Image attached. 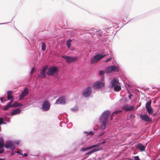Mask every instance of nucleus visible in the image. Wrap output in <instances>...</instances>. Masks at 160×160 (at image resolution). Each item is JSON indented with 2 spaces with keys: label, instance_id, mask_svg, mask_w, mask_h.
<instances>
[{
  "label": "nucleus",
  "instance_id": "nucleus-1",
  "mask_svg": "<svg viewBox=\"0 0 160 160\" xmlns=\"http://www.w3.org/2000/svg\"><path fill=\"white\" fill-rule=\"evenodd\" d=\"M110 114V112L109 110H106L103 112L99 118L101 123L100 129L105 130L106 128L108 119Z\"/></svg>",
  "mask_w": 160,
  "mask_h": 160
},
{
  "label": "nucleus",
  "instance_id": "nucleus-2",
  "mask_svg": "<svg viewBox=\"0 0 160 160\" xmlns=\"http://www.w3.org/2000/svg\"><path fill=\"white\" fill-rule=\"evenodd\" d=\"M109 87L111 88H113L116 92L119 91L121 89L120 84L119 81L116 79L114 78L110 82Z\"/></svg>",
  "mask_w": 160,
  "mask_h": 160
},
{
  "label": "nucleus",
  "instance_id": "nucleus-3",
  "mask_svg": "<svg viewBox=\"0 0 160 160\" xmlns=\"http://www.w3.org/2000/svg\"><path fill=\"white\" fill-rule=\"evenodd\" d=\"M107 56V54L103 53H98L94 55L91 60V63H96L103 58Z\"/></svg>",
  "mask_w": 160,
  "mask_h": 160
},
{
  "label": "nucleus",
  "instance_id": "nucleus-4",
  "mask_svg": "<svg viewBox=\"0 0 160 160\" xmlns=\"http://www.w3.org/2000/svg\"><path fill=\"white\" fill-rule=\"evenodd\" d=\"M48 69L46 72V74L48 76H53L59 72L58 68L56 66H52Z\"/></svg>",
  "mask_w": 160,
  "mask_h": 160
},
{
  "label": "nucleus",
  "instance_id": "nucleus-5",
  "mask_svg": "<svg viewBox=\"0 0 160 160\" xmlns=\"http://www.w3.org/2000/svg\"><path fill=\"white\" fill-rule=\"evenodd\" d=\"M4 147L7 149H9L12 151L14 150L16 148L14 143L10 140H7L5 142Z\"/></svg>",
  "mask_w": 160,
  "mask_h": 160
},
{
  "label": "nucleus",
  "instance_id": "nucleus-6",
  "mask_svg": "<svg viewBox=\"0 0 160 160\" xmlns=\"http://www.w3.org/2000/svg\"><path fill=\"white\" fill-rule=\"evenodd\" d=\"M92 92V88L90 87H88L83 90L82 94L83 97L87 98L90 96Z\"/></svg>",
  "mask_w": 160,
  "mask_h": 160
},
{
  "label": "nucleus",
  "instance_id": "nucleus-7",
  "mask_svg": "<svg viewBox=\"0 0 160 160\" xmlns=\"http://www.w3.org/2000/svg\"><path fill=\"white\" fill-rule=\"evenodd\" d=\"M61 57L65 59L68 63L75 62L78 59L77 57H72L66 55H62Z\"/></svg>",
  "mask_w": 160,
  "mask_h": 160
},
{
  "label": "nucleus",
  "instance_id": "nucleus-8",
  "mask_svg": "<svg viewBox=\"0 0 160 160\" xmlns=\"http://www.w3.org/2000/svg\"><path fill=\"white\" fill-rule=\"evenodd\" d=\"M50 103L48 101L45 100L42 105V109L43 111H47L50 108Z\"/></svg>",
  "mask_w": 160,
  "mask_h": 160
},
{
  "label": "nucleus",
  "instance_id": "nucleus-9",
  "mask_svg": "<svg viewBox=\"0 0 160 160\" xmlns=\"http://www.w3.org/2000/svg\"><path fill=\"white\" fill-rule=\"evenodd\" d=\"M48 68V65H46L42 67L41 71L40 72L39 77L41 78H44L46 77V71Z\"/></svg>",
  "mask_w": 160,
  "mask_h": 160
},
{
  "label": "nucleus",
  "instance_id": "nucleus-10",
  "mask_svg": "<svg viewBox=\"0 0 160 160\" xmlns=\"http://www.w3.org/2000/svg\"><path fill=\"white\" fill-rule=\"evenodd\" d=\"M29 93L28 89L27 87H25L22 93L19 96V99L22 101L24 97L28 95Z\"/></svg>",
  "mask_w": 160,
  "mask_h": 160
},
{
  "label": "nucleus",
  "instance_id": "nucleus-11",
  "mask_svg": "<svg viewBox=\"0 0 160 160\" xmlns=\"http://www.w3.org/2000/svg\"><path fill=\"white\" fill-rule=\"evenodd\" d=\"M140 117V119L144 122H149L152 121V118L147 114H141Z\"/></svg>",
  "mask_w": 160,
  "mask_h": 160
},
{
  "label": "nucleus",
  "instance_id": "nucleus-12",
  "mask_svg": "<svg viewBox=\"0 0 160 160\" xmlns=\"http://www.w3.org/2000/svg\"><path fill=\"white\" fill-rule=\"evenodd\" d=\"M104 86V84L100 81H97L94 82L92 85V87L94 89H97L100 88Z\"/></svg>",
  "mask_w": 160,
  "mask_h": 160
},
{
  "label": "nucleus",
  "instance_id": "nucleus-13",
  "mask_svg": "<svg viewBox=\"0 0 160 160\" xmlns=\"http://www.w3.org/2000/svg\"><path fill=\"white\" fill-rule=\"evenodd\" d=\"M99 146H100V144L99 143V142H98L97 144L93 145L90 147H87L85 148H82L81 149V151L82 152L87 151L90 150L93 148L98 147Z\"/></svg>",
  "mask_w": 160,
  "mask_h": 160
},
{
  "label": "nucleus",
  "instance_id": "nucleus-14",
  "mask_svg": "<svg viewBox=\"0 0 160 160\" xmlns=\"http://www.w3.org/2000/svg\"><path fill=\"white\" fill-rule=\"evenodd\" d=\"M65 103V98L63 97H60L56 100L55 104H63Z\"/></svg>",
  "mask_w": 160,
  "mask_h": 160
},
{
  "label": "nucleus",
  "instance_id": "nucleus-15",
  "mask_svg": "<svg viewBox=\"0 0 160 160\" xmlns=\"http://www.w3.org/2000/svg\"><path fill=\"white\" fill-rule=\"evenodd\" d=\"M103 149V148L101 147L98 148H94V149H92L91 151L88 152L86 153H85V155H90L92 153L95 152H97L98 151H100V150H102Z\"/></svg>",
  "mask_w": 160,
  "mask_h": 160
},
{
  "label": "nucleus",
  "instance_id": "nucleus-16",
  "mask_svg": "<svg viewBox=\"0 0 160 160\" xmlns=\"http://www.w3.org/2000/svg\"><path fill=\"white\" fill-rule=\"evenodd\" d=\"M122 109L126 111H132L134 109V107L133 106H130L128 104H126L122 107Z\"/></svg>",
  "mask_w": 160,
  "mask_h": 160
},
{
  "label": "nucleus",
  "instance_id": "nucleus-17",
  "mask_svg": "<svg viewBox=\"0 0 160 160\" xmlns=\"http://www.w3.org/2000/svg\"><path fill=\"white\" fill-rule=\"evenodd\" d=\"M86 143L85 140H81L78 141L76 143V146L77 147H84L86 146Z\"/></svg>",
  "mask_w": 160,
  "mask_h": 160
},
{
  "label": "nucleus",
  "instance_id": "nucleus-18",
  "mask_svg": "<svg viewBox=\"0 0 160 160\" xmlns=\"http://www.w3.org/2000/svg\"><path fill=\"white\" fill-rule=\"evenodd\" d=\"M21 112V109L19 108H18L12 110L10 112V114L12 115H14L19 114Z\"/></svg>",
  "mask_w": 160,
  "mask_h": 160
},
{
  "label": "nucleus",
  "instance_id": "nucleus-19",
  "mask_svg": "<svg viewBox=\"0 0 160 160\" xmlns=\"http://www.w3.org/2000/svg\"><path fill=\"white\" fill-rule=\"evenodd\" d=\"M137 147L139 148L141 151L142 152L145 151V147L141 143H138Z\"/></svg>",
  "mask_w": 160,
  "mask_h": 160
},
{
  "label": "nucleus",
  "instance_id": "nucleus-20",
  "mask_svg": "<svg viewBox=\"0 0 160 160\" xmlns=\"http://www.w3.org/2000/svg\"><path fill=\"white\" fill-rule=\"evenodd\" d=\"M13 92L12 91L9 90L7 91V99L8 100H10V99L13 98V96L12 95Z\"/></svg>",
  "mask_w": 160,
  "mask_h": 160
},
{
  "label": "nucleus",
  "instance_id": "nucleus-21",
  "mask_svg": "<svg viewBox=\"0 0 160 160\" xmlns=\"http://www.w3.org/2000/svg\"><path fill=\"white\" fill-rule=\"evenodd\" d=\"M111 66V69L112 72H118L119 71V68L118 67L114 65H112Z\"/></svg>",
  "mask_w": 160,
  "mask_h": 160
},
{
  "label": "nucleus",
  "instance_id": "nucleus-22",
  "mask_svg": "<svg viewBox=\"0 0 160 160\" xmlns=\"http://www.w3.org/2000/svg\"><path fill=\"white\" fill-rule=\"evenodd\" d=\"M4 144L3 138L2 137H0V149L3 148L4 147Z\"/></svg>",
  "mask_w": 160,
  "mask_h": 160
},
{
  "label": "nucleus",
  "instance_id": "nucleus-23",
  "mask_svg": "<svg viewBox=\"0 0 160 160\" xmlns=\"http://www.w3.org/2000/svg\"><path fill=\"white\" fill-rule=\"evenodd\" d=\"M20 106H23L22 103H19L17 102H16L12 104V107H17Z\"/></svg>",
  "mask_w": 160,
  "mask_h": 160
},
{
  "label": "nucleus",
  "instance_id": "nucleus-24",
  "mask_svg": "<svg viewBox=\"0 0 160 160\" xmlns=\"http://www.w3.org/2000/svg\"><path fill=\"white\" fill-rule=\"evenodd\" d=\"M148 113L150 115H152L153 112V109L152 108V107L150 108H148L146 109Z\"/></svg>",
  "mask_w": 160,
  "mask_h": 160
},
{
  "label": "nucleus",
  "instance_id": "nucleus-25",
  "mask_svg": "<svg viewBox=\"0 0 160 160\" xmlns=\"http://www.w3.org/2000/svg\"><path fill=\"white\" fill-rule=\"evenodd\" d=\"M151 104V101L150 100L149 101L147 102L146 103V105H145L146 108L147 109L148 108H151L152 107Z\"/></svg>",
  "mask_w": 160,
  "mask_h": 160
},
{
  "label": "nucleus",
  "instance_id": "nucleus-26",
  "mask_svg": "<svg viewBox=\"0 0 160 160\" xmlns=\"http://www.w3.org/2000/svg\"><path fill=\"white\" fill-rule=\"evenodd\" d=\"M72 41V40L70 39H68L66 42V45L67 47L68 48H70L71 47V42Z\"/></svg>",
  "mask_w": 160,
  "mask_h": 160
},
{
  "label": "nucleus",
  "instance_id": "nucleus-27",
  "mask_svg": "<svg viewBox=\"0 0 160 160\" xmlns=\"http://www.w3.org/2000/svg\"><path fill=\"white\" fill-rule=\"evenodd\" d=\"M12 108V106H11L8 103L3 108V110L4 111H6L9 108Z\"/></svg>",
  "mask_w": 160,
  "mask_h": 160
},
{
  "label": "nucleus",
  "instance_id": "nucleus-28",
  "mask_svg": "<svg viewBox=\"0 0 160 160\" xmlns=\"http://www.w3.org/2000/svg\"><path fill=\"white\" fill-rule=\"evenodd\" d=\"M111 68V66L109 67H108L106 68L105 69V71L107 73H109L112 72Z\"/></svg>",
  "mask_w": 160,
  "mask_h": 160
},
{
  "label": "nucleus",
  "instance_id": "nucleus-29",
  "mask_svg": "<svg viewBox=\"0 0 160 160\" xmlns=\"http://www.w3.org/2000/svg\"><path fill=\"white\" fill-rule=\"evenodd\" d=\"M41 48L43 51H45L46 48V45L45 43L44 42H41Z\"/></svg>",
  "mask_w": 160,
  "mask_h": 160
},
{
  "label": "nucleus",
  "instance_id": "nucleus-30",
  "mask_svg": "<svg viewBox=\"0 0 160 160\" xmlns=\"http://www.w3.org/2000/svg\"><path fill=\"white\" fill-rule=\"evenodd\" d=\"M105 72L104 71L101 70L99 72V75L101 76H104Z\"/></svg>",
  "mask_w": 160,
  "mask_h": 160
},
{
  "label": "nucleus",
  "instance_id": "nucleus-31",
  "mask_svg": "<svg viewBox=\"0 0 160 160\" xmlns=\"http://www.w3.org/2000/svg\"><path fill=\"white\" fill-rule=\"evenodd\" d=\"M78 109V107L77 106H75L74 107L72 108L71 109V111L75 112V111H77Z\"/></svg>",
  "mask_w": 160,
  "mask_h": 160
},
{
  "label": "nucleus",
  "instance_id": "nucleus-32",
  "mask_svg": "<svg viewBox=\"0 0 160 160\" xmlns=\"http://www.w3.org/2000/svg\"><path fill=\"white\" fill-rule=\"evenodd\" d=\"M106 140V139H103V141H102L100 142L99 141L98 142L100 144V146L101 145L105 143L106 142V141H105Z\"/></svg>",
  "mask_w": 160,
  "mask_h": 160
},
{
  "label": "nucleus",
  "instance_id": "nucleus-33",
  "mask_svg": "<svg viewBox=\"0 0 160 160\" xmlns=\"http://www.w3.org/2000/svg\"><path fill=\"white\" fill-rule=\"evenodd\" d=\"M84 133L87 134V135L90 134L91 135H93L94 134L93 132L92 131H90L89 132L86 131L84 132Z\"/></svg>",
  "mask_w": 160,
  "mask_h": 160
},
{
  "label": "nucleus",
  "instance_id": "nucleus-34",
  "mask_svg": "<svg viewBox=\"0 0 160 160\" xmlns=\"http://www.w3.org/2000/svg\"><path fill=\"white\" fill-rule=\"evenodd\" d=\"M122 112V111L121 110H116L115 111H114L113 112V114H118V113H121Z\"/></svg>",
  "mask_w": 160,
  "mask_h": 160
},
{
  "label": "nucleus",
  "instance_id": "nucleus-35",
  "mask_svg": "<svg viewBox=\"0 0 160 160\" xmlns=\"http://www.w3.org/2000/svg\"><path fill=\"white\" fill-rule=\"evenodd\" d=\"M10 101L8 103L10 105L12 106V103L13 102V101L14 98H12L10 99Z\"/></svg>",
  "mask_w": 160,
  "mask_h": 160
},
{
  "label": "nucleus",
  "instance_id": "nucleus-36",
  "mask_svg": "<svg viewBox=\"0 0 160 160\" xmlns=\"http://www.w3.org/2000/svg\"><path fill=\"white\" fill-rule=\"evenodd\" d=\"M4 120L7 121V122H10V119L9 118H8L7 117H6L5 118H4Z\"/></svg>",
  "mask_w": 160,
  "mask_h": 160
},
{
  "label": "nucleus",
  "instance_id": "nucleus-37",
  "mask_svg": "<svg viewBox=\"0 0 160 160\" xmlns=\"http://www.w3.org/2000/svg\"><path fill=\"white\" fill-rule=\"evenodd\" d=\"M92 31L93 32H91L92 33H94L97 32V30L94 29V28H92L91 29V31Z\"/></svg>",
  "mask_w": 160,
  "mask_h": 160
},
{
  "label": "nucleus",
  "instance_id": "nucleus-38",
  "mask_svg": "<svg viewBox=\"0 0 160 160\" xmlns=\"http://www.w3.org/2000/svg\"><path fill=\"white\" fill-rule=\"evenodd\" d=\"M134 158L135 160H140L138 156H134Z\"/></svg>",
  "mask_w": 160,
  "mask_h": 160
},
{
  "label": "nucleus",
  "instance_id": "nucleus-39",
  "mask_svg": "<svg viewBox=\"0 0 160 160\" xmlns=\"http://www.w3.org/2000/svg\"><path fill=\"white\" fill-rule=\"evenodd\" d=\"M14 144H16L17 145H18L19 143V141L18 140L15 141L14 142Z\"/></svg>",
  "mask_w": 160,
  "mask_h": 160
},
{
  "label": "nucleus",
  "instance_id": "nucleus-40",
  "mask_svg": "<svg viewBox=\"0 0 160 160\" xmlns=\"http://www.w3.org/2000/svg\"><path fill=\"white\" fill-rule=\"evenodd\" d=\"M104 133H105L104 132H102L98 134V136L99 137H101L102 136Z\"/></svg>",
  "mask_w": 160,
  "mask_h": 160
},
{
  "label": "nucleus",
  "instance_id": "nucleus-41",
  "mask_svg": "<svg viewBox=\"0 0 160 160\" xmlns=\"http://www.w3.org/2000/svg\"><path fill=\"white\" fill-rule=\"evenodd\" d=\"M4 150L3 148L0 149V154H2L4 152Z\"/></svg>",
  "mask_w": 160,
  "mask_h": 160
},
{
  "label": "nucleus",
  "instance_id": "nucleus-42",
  "mask_svg": "<svg viewBox=\"0 0 160 160\" xmlns=\"http://www.w3.org/2000/svg\"><path fill=\"white\" fill-rule=\"evenodd\" d=\"M111 59H112V58H109L106 60H105V61H104V62H108L111 61Z\"/></svg>",
  "mask_w": 160,
  "mask_h": 160
},
{
  "label": "nucleus",
  "instance_id": "nucleus-43",
  "mask_svg": "<svg viewBox=\"0 0 160 160\" xmlns=\"http://www.w3.org/2000/svg\"><path fill=\"white\" fill-rule=\"evenodd\" d=\"M12 151V152L11 153V156L14 155L16 153V151H14V150Z\"/></svg>",
  "mask_w": 160,
  "mask_h": 160
},
{
  "label": "nucleus",
  "instance_id": "nucleus-44",
  "mask_svg": "<svg viewBox=\"0 0 160 160\" xmlns=\"http://www.w3.org/2000/svg\"><path fill=\"white\" fill-rule=\"evenodd\" d=\"M7 124V123L4 121H3L2 120H1V125H2V124Z\"/></svg>",
  "mask_w": 160,
  "mask_h": 160
},
{
  "label": "nucleus",
  "instance_id": "nucleus-45",
  "mask_svg": "<svg viewBox=\"0 0 160 160\" xmlns=\"http://www.w3.org/2000/svg\"><path fill=\"white\" fill-rule=\"evenodd\" d=\"M113 113H112L111 115V116H110V119L111 120H112L113 119Z\"/></svg>",
  "mask_w": 160,
  "mask_h": 160
},
{
  "label": "nucleus",
  "instance_id": "nucleus-46",
  "mask_svg": "<svg viewBox=\"0 0 160 160\" xmlns=\"http://www.w3.org/2000/svg\"><path fill=\"white\" fill-rule=\"evenodd\" d=\"M34 72V70H33V68H32L31 70V71L30 72V73L31 74H32Z\"/></svg>",
  "mask_w": 160,
  "mask_h": 160
},
{
  "label": "nucleus",
  "instance_id": "nucleus-47",
  "mask_svg": "<svg viewBox=\"0 0 160 160\" xmlns=\"http://www.w3.org/2000/svg\"><path fill=\"white\" fill-rule=\"evenodd\" d=\"M23 156H25V157H26L27 156H28V154L26 153H24V154H23L22 153V154H21Z\"/></svg>",
  "mask_w": 160,
  "mask_h": 160
},
{
  "label": "nucleus",
  "instance_id": "nucleus-48",
  "mask_svg": "<svg viewBox=\"0 0 160 160\" xmlns=\"http://www.w3.org/2000/svg\"><path fill=\"white\" fill-rule=\"evenodd\" d=\"M16 153H19V155H21V154H22V153H21L20 152H19V151H16Z\"/></svg>",
  "mask_w": 160,
  "mask_h": 160
},
{
  "label": "nucleus",
  "instance_id": "nucleus-49",
  "mask_svg": "<svg viewBox=\"0 0 160 160\" xmlns=\"http://www.w3.org/2000/svg\"><path fill=\"white\" fill-rule=\"evenodd\" d=\"M133 96L131 94H130L128 96V97L129 99H131L132 98L131 97Z\"/></svg>",
  "mask_w": 160,
  "mask_h": 160
},
{
  "label": "nucleus",
  "instance_id": "nucleus-50",
  "mask_svg": "<svg viewBox=\"0 0 160 160\" xmlns=\"http://www.w3.org/2000/svg\"><path fill=\"white\" fill-rule=\"evenodd\" d=\"M102 77V81H103L104 79V76H101Z\"/></svg>",
  "mask_w": 160,
  "mask_h": 160
},
{
  "label": "nucleus",
  "instance_id": "nucleus-51",
  "mask_svg": "<svg viewBox=\"0 0 160 160\" xmlns=\"http://www.w3.org/2000/svg\"><path fill=\"white\" fill-rule=\"evenodd\" d=\"M3 98H0V100H1V102L3 103V101H2L3 100Z\"/></svg>",
  "mask_w": 160,
  "mask_h": 160
},
{
  "label": "nucleus",
  "instance_id": "nucleus-52",
  "mask_svg": "<svg viewBox=\"0 0 160 160\" xmlns=\"http://www.w3.org/2000/svg\"><path fill=\"white\" fill-rule=\"evenodd\" d=\"M0 160H6L4 158H0Z\"/></svg>",
  "mask_w": 160,
  "mask_h": 160
},
{
  "label": "nucleus",
  "instance_id": "nucleus-53",
  "mask_svg": "<svg viewBox=\"0 0 160 160\" xmlns=\"http://www.w3.org/2000/svg\"><path fill=\"white\" fill-rule=\"evenodd\" d=\"M140 105H141V104L140 105H137L136 107H137V108H138V107H139L140 106Z\"/></svg>",
  "mask_w": 160,
  "mask_h": 160
},
{
  "label": "nucleus",
  "instance_id": "nucleus-54",
  "mask_svg": "<svg viewBox=\"0 0 160 160\" xmlns=\"http://www.w3.org/2000/svg\"><path fill=\"white\" fill-rule=\"evenodd\" d=\"M133 114H131L130 116V117H131L132 116H133Z\"/></svg>",
  "mask_w": 160,
  "mask_h": 160
},
{
  "label": "nucleus",
  "instance_id": "nucleus-55",
  "mask_svg": "<svg viewBox=\"0 0 160 160\" xmlns=\"http://www.w3.org/2000/svg\"><path fill=\"white\" fill-rule=\"evenodd\" d=\"M0 23V24H6V23Z\"/></svg>",
  "mask_w": 160,
  "mask_h": 160
},
{
  "label": "nucleus",
  "instance_id": "nucleus-56",
  "mask_svg": "<svg viewBox=\"0 0 160 160\" xmlns=\"http://www.w3.org/2000/svg\"><path fill=\"white\" fill-rule=\"evenodd\" d=\"M70 124H71L70 123V124H68L67 125V127H68V125H69Z\"/></svg>",
  "mask_w": 160,
  "mask_h": 160
},
{
  "label": "nucleus",
  "instance_id": "nucleus-57",
  "mask_svg": "<svg viewBox=\"0 0 160 160\" xmlns=\"http://www.w3.org/2000/svg\"><path fill=\"white\" fill-rule=\"evenodd\" d=\"M128 160H133L132 159H129Z\"/></svg>",
  "mask_w": 160,
  "mask_h": 160
},
{
  "label": "nucleus",
  "instance_id": "nucleus-58",
  "mask_svg": "<svg viewBox=\"0 0 160 160\" xmlns=\"http://www.w3.org/2000/svg\"><path fill=\"white\" fill-rule=\"evenodd\" d=\"M157 160H160V158L158 159Z\"/></svg>",
  "mask_w": 160,
  "mask_h": 160
},
{
  "label": "nucleus",
  "instance_id": "nucleus-59",
  "mask_svg": "<svg viewBox=\"0 0 160 160\" xmlns=\"http://www.w3.org/2000/svg\"><path fill=\"white\" fill-rule=\"evenodd\" d=\"M108 28H107L106 29H108Z\"/></svg>",
  "mask_w": 160,
  "mask_h": 160
},
{
  "label": "nucleus",
  "instance_id": "nucleus-60",
  "mask_svg": "<svg viewBox=\"0 0 160 160\" xmlns=\"http://www.w3.org/2000/svg\"><path fill=\"white\" fill-rule=\"evenodd\" d=\"M107 33H108L107 31H106Z\"/></svg>",
  "mask_w": 160,
  "mask_h": 160
},
{
  "label": "nucleus",
  "instance_id": "nucleus-61",
  "mask_svg": "<svg viewBox=\"0 0 160 160\" xmlns=\"http://www.w3.org/2000/svg\"><path fill=\"white\" fill-rule=\"evenodd\" d=\"M1 107V106L0 105V107Z\"/></svg>",
  "mask_w": 160,
  "mask_h": 160
}]
</instances>
